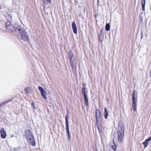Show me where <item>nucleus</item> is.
Segmentation results:
<instances>
[{
  "label": "nucleus",
  "instance_id": "obj_1",
  "mask_svg": "<svg viewBox=\"0 0 151 151\" xmlns=\"http://www.w3.org/2000/svg\"><path fill=\"white\" fill-rule=\"evenodd\" d=\"M18 28L17 29L16 35L24 41L29 40V36L25 29L20 26H17Z\"/></svg>",
  "mask_w": 151,
  "mask_h": 151
},
{
  "label": "nucleus",
  "instance_id": "obj_2",
  "mask_svg": "<svg viewBox=\"0 0 151 151\" xmlns=\"http://www.w3.org/2000/svg\"><path fill=\"white\" fill-rule=\"evenodd\" d=\"M137 93L135 90H134L132 94V107L134 111H136L137 102Z\"/></svg>",
  "mask_w": 151,
  "mask_h": 151
},
{
  "label": "nucleus",
  "instance_id": "obj_3",
  "mask_svg": "<svg viewBox=\"0 0 151 151\" xmlns=\"http://www.w3.org/2000/svg\"><path fill=\"white\" fill-rule=\"evenodd\" d=\"M17 26H19L17 24H15L14 25H13L12 24L11 22L9 21L6 23V28L11 32L15 31L16 33L17 29L18 28Z\"/></svg>",
  "mask_w": 151,
  "mask_h": 151
},
{
  "label": "nucleus",
  "instance_id": "obj_4",
  "mask_svg": "<svg viewBox=\"0 0 151 151\" xmlns=\"http://www.w3.org/2000/svg\"><path fill=\"white\" fill-rule=\"evenodd\" d=\"M65 126L66 130V131L67 136L68 139L69 140L71 139V135L70 132L69 127V123L68 119V115L66 116L65 118Z\"/></svg>",
  "mask_w": 151,
  "mask_h": 151
},
{
  "label": "nucleus",
  "instance_id": "obj_5",
  "mask_svg": "<svg viewBox=\"0 0 151 151\" xmlns=\"http://www.w3.org/2000/svg\"><path fill=\"white\" fill-rule=\"evenodd\" d=\"M69 60L72 69H76L77 67V61L76 60L75 58H73L72 59Z\"/></svg>",
  "mask_w": 151,
  "mask_h": 151
},
{
  "label": "nucleus",
  "instance_id": "obj_6",
  "mask_svg": "<svg viewBox=\"0 0 151 151\" xmlns=\"http://www.w3.org/2000/svg\"><path fill=\"white\" fill-rule=\"evenodd\" d=\"M26 138L27 139L30 145H32V146H35V145L36 143L33 136H31V137H27V138Z\"/></svg>",
  "mask_w": 151,
  "mask_h": 151
},
{
  "label": "nucleus",
  "instance_id": "obj_7",
  "mask_svg": "<svg viewBox=\"0 0 151 151\" xmlns=\"http://www.w3.org/2000/svg\"><path fill=\"white\" fill-rule=\"evenodd\" d=\"M38 88L42 96L45 100L47 99V98L45 94L46 93L45 92L43 88L40 86H39Z\"/></svg>",
  "mask_w": 151,
  "mask_h": 151
},
{
  "label": "nucleus",
  "instance_id": "obj_8",
  "mask_svg": "<svg viewBox=\"0 0 151 151\" xmlns=\"http://www.w3.org/2000/svg\"><path fill=\"white\" fill-rule=\"evenodd\" d=\"M117 134L118 139L119 142L120 143L122 142L124 139V134L118 133Z\"/></svg>",
  "mask_w": 151,
  "mask_h": 151
},
{
  "label": "nucleus",
  "instance_id": "obj_9",
  "mask_svg": "<svg viewBox=\"0 0 151 151\" xmlns=\"http://www.w3.org/2000/svg\"><path fill=\"white\" fill-rule=\"evenodd\" d=\"M124 127L123 125L119 126L118 127V130L117 132V134L118 133H122V134H124Z\"/></svg>",
  "mask_w": 151,
  "mask_h": 151
},
{
  "label": "nucleus",
  "instance_id": "obj_10",
  "mask_svg": "<svg viewBox=\"0 0 151 151\" xmlns=\"http://www.w3.org/2000/svg\"><path fill=\"white\" fill-rule=\"evenodd\" d=\"M0 132L1 137L4 139L5 138L6 136V132L5 131L4 129H1L0 131Z\"/></svg>",
  "mask_w": 151,
  "mask_h": 151
},
{
  "label": "nucleus",
  "instance_id": "obj_11",
  "mask_svg": "<svg viewBox=\"0 0 151 151\" xmlns=\"http://www.w3.org/2000/svg\"><path fill=\"white\" fill-rule=\"evenodd\" d=\"M72 27L74 33L76 34L77 33V27L75 22L73 21L72 23Z\"/></svg>",
  "mask_w": 151,
  "mask_h": 151
},
{
  "label": "nucleus",
  "instance_id": "obj_12",
  "mask_svg": "<svg viewBox=\"0 0 151 151\" xmlns=\"http://www.w3.org/2000/svg\"><path fill=\"white\" fill-rule=\"evenodd\" d=\"M68 55L69 60H70L71 59H72V58H74L73 53L70 50L69 51Z\"/></svg>",
  "mask_w": 151,
  "mask_h": 151
},
{
  "label": "nucleus",
  "instance_id": "obj_13",
  "mask_svg": "<svg viewBox=\"0 0 151 151\" xmlns=\"http://www.w3.org/2000/svg\"><path fill=\"white\" fill-rule=\"evenodd\" d=\"M101 116V113L100 111L98 109L96 110V117L100 119Z\"/></svg>",
  "mask_w": 151,
  "mask_h": 151
},
{
  "label": "nucleus",
  "instance_id": "obj_14",
  "mask_svg": "<svg viewBox=\"0 0 151 151\" xmlns=\"http://www.w3.org/2000/svg\"><path fill=\"white\" fill-rule=\"evenodd\" d=\"M25 136L26 138H27V137H31V136H33L32 132L29 130H28L26 132Z\"/></svg>",
  "mask_w": 151,
  "mask_h": 151
},
{
  "label": "nucleus",
  "instance_id": "obj_15",
  "mask_svg": "<svg viewBox=\"0 0 151 151\" xmlns=\"http://www.w3.org/2000/svg\"><path fill=\"white\" fill-rule=\"evenodd\" d=\"M114 144L112 145L111 147L110 151H116V146L115 145V144L114 142L113 141Z\"/></svg>",
  "mask_w": 151,
  "mask_h": 151
},
{
  "label": "nucleus",
  "instance_id": "obj_16",
  "mask_svg": "<svg viewBox=\"0 0 151 151\" xmlns=\"http://www.w3.org/2000/svg\"><path fill=\"white\" fill-rule=\"evenodd\" d=\"M84 99L85 105L86 106H88L89 104L87 95L84 96Z\"/></svg>",
  "mask_w": 151,
  "mask_h": 151
},
{
  "label": "nucleus",
  "instance_id": "obj_17",
  "mask_svg": "<svg viewBox=\"0 0 151 151\" xmlns=\"http://www.w3.org/2000/svg\"><path fill=\"white\" fill-rule=\"evenodd\" d=\"M104 117L105 119H107L108 116V112L107 111V110L106 107H105L104 108Z\"/></svg>",
  "mask_w": 151,
  "mask_h": 151
},
{
  "label": "nucleus",
  "instance_id": "obj_18",
  "mask_svg": "<svg viewBox=\"0 0 151 151\" xmlns=\"http://www.w3.org/2000/svg\"><path fill=\"white\" fill-rule=\"evenodd\" d=\"M141 3L142 6V10L143 11L145 10V0H142Z\"/></svg>",
  "mask_w": 151,
  "mask_h": 151
},
{
  "label": "nucleus",
  "instance_id": "obj_19",
  "mask_svg": "<svg viewBox=\"0 0 151 151\" xmlns=\"http://www.w3.org/2000/svg\"><path fill=\"white\" fill-rule=\"evenodd\" d=\"M104 38V35H99L98 37V41L99 42L102 43Z\"/></svg>",
  "mask_w": 151,
  "mask_h": 151
},
{
  "label": "nucleus",
  "instance_id": "obj_20",
  "mask_svg": "<svg viewBox=\"0 0 151 151\" xmlns=\"http://www.w3.org/2000/svg\"><path fill=\"white\" fill-rule=\"evenodd\" d=\"M42 1L45 4L51 3V0H42Z\"/></svg>",
  "mask_w": 151,
  "mask_h": 151
},
{
  "label": "nucleus",
  "instance_id": "obj_21",
  "mask_svg": "<svg viewBox=\"0 0 151 151\" xmlns=\"http://www.w3.org/2000/svg\"><path fill=\"white\" fill-rule=\"evenodd\" d=\"M149 142L147 141V139H146L145 141L143 142V144L144 145V148L147 147Z\"/></svg>",
  "mask_w": 151,
  "mask_h": 151
},
{
  "label": "nucleus",
  "instance_id": "obj_22",
  "mask_svg": "<svg viewBox=\"0 0 151 151\" xmlns=\"http://www.w3.org/2000/svg\"><path fill=\"white\" fill-rule=\"evenodd\" d=\"M12 99H9V100H8L7 101H5L4 102H3L2 104H0V106H1L2 105H5V104H6L7 103H8L9 102L11 101H12Z\"/></svg>",
  "mask_w": 151,
  "mask_h": 151
},
{
  "label": "nucleus",
  "instance_id": "obj_23",
  "mask_svg": "<svg viewBox=\"0 0 151 151\" xmlns=\"http://www.w3.org/2000/svg\"><path fill=\"white\" fill-rule=\"evenodd\" d=\"M110 28V25L109 23L106 24L105 26V29L107 31H108L109 30Z\"/></svg>",
  "mask_w": 151,
  "mask_h": 151
},
{
  "label": "nucleus",
  "instance_id": "obj_24",
  "mask_svg": "<svg viewBox=\"0 0 151 151\" xmlns=\"http://www.w3.org/2000/svg\"><path fill=\"white\" fill-rule=\"evenodd\" d=\"M82 92L83 95V96H85V95H87L86 93L85 88L84 87H82Z\"/></svg>",
  "mask_w": 151,
  "mask_h": 151
},
{
  "label": "nucleus",
  "instance_id": "obj_25",
  "mask_svg": "<svg viewBox=\"0 0 151 151\" xmlns=\"http://www.w3.org/2000/svg\"><path fill=\"white\" fill-rule=\"evenodd\" d=\"M99 118H96V125H99Z\"/></svg>",
  "mask_w": 151,
  "mask_h": 151
},
{
  "label": "nucleus",
  "instance_id": "obj_26",
  "mask_svg": "<svg viewBox=\"0 0 151 151\" xmlns=\"http://www.w3.org/2000/svg\"><path fill=\"white\" fill-rule=\"evenodd\" d=\"M97 128H98L99 131L101 133V132L102 131H101V129L100 128V126H99V125H97Z\"/></svg>",
  "mask_w": 151,
  "mask_h": 151
},
{
  "label": "nucleus",
  "instance_id": "obj_27",
  "mask_svg": "<svg viewBox=\"0 0 151 151\" xmlns=\"http://www.w3.org/2000/svg\"><path fill=\"white\" fill-rule=\"evenodd\" d=\"M104 31V29H101L100 30V34L99 35H104L103 33V32Z\"/></svg>",
  "mask_w": 151,
  "mask_h": 151
},
{
  "label": "nucleus",
  "instance_id": "obj_28",
  "mask_svg": "<svg viewBox=\"0 0 151 151\" xmlns=\"http://www.w3.org/2000/svg\"><path fill=\"white\" fill-rule=\"evenodd\" d=\"M29 89V88H26L25 89V92L27 94H28V93H29V91H28Z\"/></svg>",
  "mask_w": 151,
  "mask_h": 151
},
{
  "label": "nucleus",
  "instance_id": "obj_29",
  "mask_svg": "<svg viewBox=\"0 0 151 151\" xmlns=\"http://www.w3.org/2000/svg\"><path fill=\"white\" fill-rule=\"evenodd\" d=\"M31 106L32 107L34 108V109H35V104L33 102H32V103H31Z\"/></svg>",
  "mask_w": 151,
  "mask_h": 151
},
{
  "label": "nucleus",
  "instance_id": "obj_30",
  "mask_svg": "<svg viewBox=\"0 0 151 151\" xmlns=\"http://www.w3.org/2000/svg\"><path fill=\"white\" fill-rule=\"evenodd\" d=\"M147 141L149 142L151 141V136L149 137L148 139H147Z\"/></svg>",
  "mask_w": 151,
  "mask_h": 151
},
{
  "label": "nucleus",
  "instance_id": "obj_31",
  "mask_svg": "<svg viewBox=\"0 0 151 151\" xmlns=\"http://www.w3.org/2000/svg\"><path fill=\"white\" fill-rule=\"evenodd\" d=\"M140 21H142V18H141L140 19Z\"/></svg>",
  "mask_w": 151,
  "mask_h": 151
},
{
  "label": "nucleus",
  "instance_id": "obj_32",
  "mask_svg": "<svg viewBox=\"0 0 151 151\" xmlns=\"http://www.w3.org/2000/svg\"><path fill=\"white\" fill-rule=\"evenodd\" d=\"M142 37H141V38H142Z\"/></svg>",
  "mask_w": 151,
  "mask_h": 151
}]
</instances>
